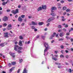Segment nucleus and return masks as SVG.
I'll return each instance as SVG.
<instances>
[{"label": "nucleus", "mask_w": 73, "mask_h": 73, "mask_svg": "<svg viewBox=\"0 0 73 73\" xmlns=\"http://www.w3.org/2000/svg\"><path fill=\"white\" fill-rule=\"evenodd\" d=\"M20 69H19L17 71V73H20Z\"/></svg>", "instance_id": "09e8293b"}, {"label": "nucleus", "mask_w": 73, "mask_h": 73, "mask_svg": "<svg viewBox=\"0 0 73 73\" xmlns=\"http://www.w3.org/2000/svg\"><path fill=\"white\" fill-rule=\"evenodd\" d=\"M63 40H64V38H61L58 40L59 41H63Z\"/></svg>", "instance_id": "c9c22d12"}, {"label": "nucleus", "mask_w": 73, "mask_h": 73, "mask_svg": "<svg viewBox=\"0 0 73 73\" xmlns=\"http://www.w3.org/2000/svg\"><path fill=\"white\" fill-rule=\"evenodd\" d=\"M12 27V25L11 24H9L8 25V26H7V30L8 31H9V30H11V29H12V28H11Z\"/></svg>", "instance_id": "20e7f679"}, {"label": "nucleus", "mask_w": 73, "mask_h": 73, "mask_svg": "<svg viewBox=\"0 0 73 73\" xmlns=\"http://www.w3.org/2000/svg\"><path fill=\"white\" fill-rule=\"evenodd\" d=\"M21 18H24V17H25V15H22L21 16Z\"/></svg>", "instance_id": "473e14b6"}, {"label": "nucleus", "mask_w": 73, "mask_h": 73, "mask_svg": "<svg viewBox=\"0 0 73 73\" xmlns=\"http://www.w3.org/2000/svg\"><path fill=\"white\" fill-rule=\"evenodd\" d=\"M70 40L71 41V42H73V38H71L70 39Z\"/></svg>", "instance_id": "052dcab7"}, {"label": "nucleus", "mask_w": 73, "mask_h": 73, "mask_svg": "<svg viewBox=\"0 0 73 73\" xmlns=\"http://www.w3.org/2000/svg\"><path fill=\"white\" fill-rule=\"evenodd\" d=\"M15 12V14H16L17 13H19V9H16Z\"/></svg>", "instance_id": "412c9836"}, {"label": "nucleus", "mask_w": 73, "mask_h": 73, "mask_svg": "<svg viewBox=\"0 0 73 73\" xmlns=\"http://www.w3.org/2000/svg\"><path fill=\"white\" fill-rule=\"evenodd\" d=\"M58 28L59 29L61 28V25H59L58 27Z\"/></svg>", "instance_id": "58836bf2"}, {"label": "nucleus", "mask_w": 73, "mask_h": 73, "mask_svg": "<svg viewBox=\"0 0 73 73\" xmlns=\"http://www.w3.org/2000/svg\"><path fill=\"white\" fill-rule=\"evenodd\" d=\"M10 10L9 9V10H7V12H9L10 11Z\"/></svg>", "instance_id": "338daca9"}, {"label": "nucleus", "mask_w": 73, "mask_h": 73, "mask_svg": "<svg viewBox=\"0 0 73 73\" xmlns=\"http://www.w3.org/2000/svg\"><path fill=\"white\" fill-rule=\"evenodd\" d=\"M34 29L35 32H36L37 31V29Z\"/></svg>", "instance_id": "864d4df0"}, {"label": "nucleus", "mask_w": 73, "mask_h": 73, "mask_svg": "<svg viewBox=\"0 0 73 73\" xmlns=\"http://www.w3.org/2000/svg\"><path fill=\"white\" fill-rule=\"evenodd\" d=\"M27 72H28V70H27L26 68H25L24 69L22 73H27Z\"/></svg>", "instance_id": "6e6552de"}, {"label": "nucleus", "mask_w": 73, "mask_h": 73, "mask_svg": "<svg viewBox=\"0 0 73 73\" xmlns=\"http://www.w3.org/2000/svg\"><path fill=\"white\" fill-rule=\"evenodd\" d=\"M5 46V45H4V43H2L0 44V46H1V47H3Z\"/></svg>", "instance_id": "ddd939ff"}, {"label": "nucleus", "mask_w": 73, "mask_h": 73, "mask_svg": "<svg viewBox=\"0 0 73 73\" xmlns=\"http://www.w3.org/2000/svg\"><path fill=\"white\" fill-rule=\"evenodd\" d=\"M60 48L61 49H64V46H63V45H61L60 46Z\"/></svg>", "instance_id": "2f4dec72"}, {"label": "nucleus", "mask_w": 73, "mask_h": 73, "mask_svg": "<svg viewBox=\"0 0 73 73\" xmlns=\"http://www.w3.org/2000/svg\"><path fill=\"white\" fill-rule=\"evenodd\" d=\"M11 12L12 13H13V14H14V15L16 14V13L15 12V11L13 10L11 11Z\"/></svg>", "instance_id": "393cba45"}, {"label": "nucleus", "mask_w": 73, "mask_h": 73, "mask_svg": "<svg viewBox=\"0 0 73 73\" xmlns=\"http://www.w3.org/2000/svg\"><path fill=\"white\" fill-rule=\"evenodd\" d=\"M18 49H19V50H22V49H23V47H19L18 48Z\"/></svg>", "instance_id": "bb28decb"}, {"label": "nucleus", "mask_w": 73, "mask_h": 73, "mask_svg": "<svg viewBox=\"0 0 73 73\" xmlns=\"http://www.w3.org/2000/svg\"><path fill=\"white\" fill-rule=\"evenodd\" d=\"M15 54V53H11V56H12V57H13V58H15V56H16V55H14Z\"/></svg>", "instance_id": "f3484780"}, {"label": "nucleus", "mask_w": 73, "mask_h": 73, "mask_svg": "<svg viewBox=\"0 0 73 73\" xmlns=\"http://www.w3.org/2000/svg\"><path fill=\"white\" fill-rule=\"evenodd\" d=\"M60 58H63L64 57V56L63 55L61 54L60 56Z\"/></svg>", "instance_id": "7c9ffc66"}, {"label": "nucleus", "mask_w": 73, "mask_h": 73, "mask_svg": "<svg viewBox=\"0 0 73 73\" xmlns=\"http://www.w3.org/2000/svg\"><path fill=\"white\" fill-rule=\"evenodd\" d=\"M2 5H5V2H3L2 3Z\"/></svg>", "instance_id": "a18cd8bd"}, {"label": "nucleus", "mask_w": 73, "mask_h": 73, "mask_svg": "<svg viewBox=\"0 0 73 73\" xmlns=\"http://www.w3.org/2000/svg\"><path fill=\"white\" fill-rule=\"evenodd\" d=\"M8 66L9 68H11V66H12V64H11V63H9L8 64Z\"/></svg>", "instance_id": "4be33fe9"}, {"label": "nucleus", "mask_w": 73, "mask_h": 73, "mask_svg": "<svg viewBox=\"0 0 73 73\" xmlns=\"http://www.w3.org/2000/svg\"><path fill=\"white\" fill-rule=\"evenodd\" d=\"M16 41V42H15ZM14 42H15V44H18V42H17L16 41V40H14Z\"/></svg>", "instance_id": "4c0bfd02"}, {"label": "nucleus", "mask_w": 73, "mask_h": 73, "mask_svg": "<svg viewBox=\"0 0 73 73\" xmlns=\"http://www.w3.org/2000/svg\"><path fill=\"white\" fill-rule=\"evenodd\" d=\"M42 7H40L38 8L37 9L38 11H42Z\"/></svg>", "instance_id": "4468645a"}, {"label": "nucleus", "mask_w": 73, "mask_h": 73, "mask_svg": "<svg viewBox=\"0 0 73 73\" xmlns=\"http://www.w3.org/2000/svg\"><path fill=\"white\" fill-rule=\"evenodd\" d=\"M57 5H58V6H60L61 4L60 3H58Z\"/></svg>", "instance_id": "bf43d9fd"}, {"label": "nucleus", "mask_w": 73, "mask_h": 73, "mask_svg": "<svg viewBox=\"0 0 73 73\" xmlns=\"http://www.w3.org/2000/svg\"><path fill=\"white\" fill-rule=\"evenodd\" d=\"M40 37V35H38L36 37V38H38Z\"/></svg>", "instance_id": "79ce46f5"}, {"label": "nucleus", "mask_w": 73, "mask_h": 73, "mask_svg": "<svg viewBox=\"0 0 73 73\" xmlns=\"http://www.w3.org/2000/svg\"><path fill=\"white\" fill-rule=\"evenodd\" d=\"M65 28H68V25H66L64 26Z\"/></svg>", "instance_id": "c03bdc74"}, {"label": "nucleus", "mask_w": 73, "mask_h": 73, "mask_svg": "<svg viewBox=\"0 0 73 73\" xmlns=\"http://www.w3.org/2000/svg\"><path fill=\"white\" fill-rule=\"evenodd\" d=\"M58 68H59L60 69V68H61V66H58Z\"/></svg>", "instance_id": "8fccbe9b"}, {"label": "nucleus", "mask_w": 73, "mask_h": 73, "mask_svg": "<svg viewBox=\"0 0 73 73\" xmlns=\"http://www.w3.org/2000/svg\"><path fill=\"white\" fill-rule=\"evenodd\" d=\"M54 40H53L52 41H51V43H53V42H54Z\"/></svg>", "instance_id": "6e6d98bb"}, {"label": "nucleus", "mask_w": 73, "mask_h": 73, "mask_svg": "<svg viewBox=\"0 0 73 73\" xmlns=\"http://www.w3.org/2000/svg\"><path fill=\"white\" fill-rule=\"evenodd\" d=\"M67 8L65 6H64L63 7V10L64 11H65V10H66V9Z\"/></svg>", "instance_id": "aec40b11"}, {"label": "nucleus", "mask_w": 73, "mask_h": 73, "mask_svg": "<svg viewBox=\"0 0 73 73\" xmlns=\"http://www.w3.org/2000/svg\"><path fill=\"white\" fill-rule=\"evenodd\" d=\"M44 24V23L42 22H39L38 23V24L39 25H43Z\"/></svg>", "instance_id": "2eb2a0df"}, {"label": "nucleus", "mask_w": 73, "mask_h": 73, "mask_svg": "<svg viewBox=\"0 0 73 73\" xmlns=\"http://www.w3.org/2000/svg\"><path fill=\"white\" fill-rule=\"evenodd\" d=\"M65 57H66V58H69V55H66Z\"/></svg>", "instance_id": "ea45409f"}, {"label": "nucleus", "mask_w": 73, "mask_h": 73, "mask_svg": "<svg viewBox=\"0 0 73 73\" xmlns=\"http://www.w3.org/2000/svg\"><path fill=\"white\" fill-rule=\"evenodd\" d=\"M65 51L66 53H69V51H68V50H65Z\"/></svg>", "instance_id": "13d9d810"}, {"label": "nucleus", "mask_w": 73, "mask_h": 73, "mask_svg": "<svg viewBox=\"0 0 73 73\" xmlns=\"http://www.w3.org/2000/svg\"><path fill=\"white\" fill-rule=\"evenodd\" d=\"M57 9L56 8V7L54 6L52 7L51 8V12H52V13L53 12H54V11H53L54 10H56Z\"/></svg>", "instance_id": "39448f33"}, {"label": "nucleus", "mask_w": 73, "mask_h": 73, "mask_svg": "<svg viewBox=\"0 0 73 73\" xmlns=\"http://www.w3.org/2000/svg\"><path fill=\"white\" fill-rule=\"evenodd\" d=\"M66 38H67V39H70V38L68 37V36H66Z\"/></svg>", "instance_id": "603ef678"}, {"label": "nucleus", "mask_w": 73, "mask_h": 73, "mask_svg": "<svg viewBox=\"0 0 73 73\" xmlns=\"http://www.w3.org/2000/svg\"><path fill=\"white\" fill-rule=\"evenodd\" d=\"M19 38L21 40H23V36H20L19 37Z\"/></svg>", "instance_id": "c85d7f7f"}, {"label": "nucleus", "mask_w": 73, "mask_h": 73, "mask_svg": "<svg viewBox=\"0 0 73 73\" xmlns=\"http://www.w3.org/2000/svg\"><path fill=\"white\" fill-rule=\"evenodd\" d=\"M41 37L42 38V39H43V40H44V39H45V36H44L43 35H41Z\"/></svg>", "instance_id": "5701e85b"}, {"label": "nucleus", "mask_w": 73, "mask_h": 73, "mask_svg": "<svg viewBox=\"0 0 73 73\" xmlns=\"http://www.w3.org/2000/svg\"><path fill=\"white\" fill-rule=\"evenodd\" d=\"M55 18H54V17H51L49 18L48 19V21H47L46 23H49L50 21H52V20H54Z\"/></svg>", "instance_id": "f03ea898"}, {"label": "nucleus", "mask_w": 73, "mask_h": 73, "mask_svg": "<svg viewBox=\"0 0 73 73\" xmlns=\"http://www.w3.org/2000/svg\"><path fill=\"white\" fill-rule=\"evenodd\" d=\"M64 35V33H60V34L59 35V36L61 37H62Z\"/></svg>", "instance_id": "dca6fc26"}, {"label": "nucleus", "mask_w": 73, "mask_h": 73, "mask_svg": "<svg viewBox=\"0 0 73 73\" xmlns=\"http://www.w3.org/2000/svg\"><path fill=\"white\" fill-rule=\"evenodd\" d=\"M18 20L19 21L21 22L23 21V19H22L21 17H19L18 18Z\"/></svg>", "instance_id": "1a4fd4ad"}, {"label": "nucleus", "mask_w": 73, "mask_h": 73, "mask_svg": "<svg viewBox=\"0 0 73 73\" xmlns=\"http://www.w3.org/2000/svg\"><path fill=\"white\" fill-rule=\"evenodd\" d=\"M18 53H22V52H21V51H18Z\"/></svg>", "instance_id": "a19ab883"}, {"label": "nucleus", "mask_w": 73, "mask_h": 73, "mask_svg": "<svg viewBox=\"0 0 73 73\" xmlns=\"http://www.w3.org/2000/svg\"><path fill=\"white\" fill-rule=\"evenodd\" d=\"M31 27L32 29H35V28L34 26H32Z\"/></svg>", "instance_id": "72a5a7b5"}, {"label": "nucleus", "mask_w": 73, "mask_h": 73, "mask_svg": "<svg viewBox=\"0 0 73 73\" xmlns=\"http://www.w3.org/2000/svg\"><path fill=\"white\" fill-rule=\"evenodd\" d=\"M69 35H70V34L69 33H67L66 34V36H69Z\"/></svg>", "instance_id": "37998d69"}, {"label": "nucleus", "mask_w": 73, "mask_h": 73, "mask_svg": "<svg viewBox=\"0 0 73 73\" xmlns=\"http://www.w3.org/2000/svg\"><path fill=\"white\" fill-rule=\"evenodd\" d=\"M19 46L18 45H15L14 47L15 50V51H17V48H19Z\"/></svg>", "instance_id": "423d86ee"}, {"label": "nucleus", "mask_w": 73, "mask_h": 73, "mask_svg": "<svg viewBox=\"0 0 73 73\" xmlns=\"http://www.w3.org/2000/svg\"><path fill=\"white\" fill-rule=\"evenodd\" d=\"M60 3H64V1H60Z\"/></svg>", "instance_id": "5fc2aeb1"}, {"label": "nucleus", "mask_w": 73, "mask_h": 73, "mask_svg": "<svg viewBox=\"0 0 73 73\" xmlns=\"http://www.w3.org/2000/svg\"><path fill=\"white\" fill-rule=\"evenodd\" d=\"M13 70L12 69H10L9 71V72L10 73H11V72H12V71Z\"/></svg>", "instance_id": "3c124183"}, {"label": "nucleus", "mask_w": 73, "mask_h": 73, "mask_svg": "<svg viewBox=\"0 0 73 73\" xmlns=\"http://www.w3.org/2000/svg\"><path fill=\"white\" fill-rule=\"evenodd\" d=\"M32 25H37V23H35L33 21L32 22Z\"/></svg>", "instance_id": "f8f14e48"}, {"label": "nucleus", "mask_w": 73, "mask_h": 73, "mask_svg": "<svg viewBox=\"0 0 73 73\" xmlns=\"http://www.w3.org/2000/svg\"><path fill=\"white\" fill-rule=\"evenodd\" d=\"M25 24V23H22V24H21V25L22 26H23V25H24Z\"/></svg>", "instance_id": "0e129e2a"}, {"label": "nucleus", "mask_w": 73, "mask_h": 73, "mask_svg": "<svg viewBox=\"0 0 73 73\" xmlns=\"http://www.w3.org/2000/svg\"><path fill=\"white\" fill-rule=\"evenodd\" d=\"M52 38H53L51 36L50 37L49 39L50 40H51V39H52Z\"/></svg>", "instance_id": "4d7b16f0"}, {"label": "nucleus", "mask_w": 73, "mask_h": 73, "mask_svg": "<svg viewBox=\"0 0 73 73\" xmlns=\"http://www.w3.org/2000/svg\"><path fill=\"white\" fill-rule=\"evenodd\" d=\"M51 15H52V17H54L56 16V14L53 13H51L50 14Z\"/></svg>", "instance_id": "6ab92c4d"}, {"label": "nucleus", "mask_w": 73, "mask_h": 73, "mask_svg": "<svg viewBox=\"0 0 73 73\" xmlns=\"http://www.w3.org/2000/svg\"><path fill=\"white\" fill-rule=\"evenodd\" d=\"M4 34L5 35L4 37H6V38L9 37V36L8 35V33H5Z\"/></svg>", "instance_id": "0eeeda50"}, {"label": "nucleus", "mask_w": 73, "mask_h": 73, "mask_svg": "<svg viewBox=\"0 0 73 73\" xmlns=\"http://www.w3.org/2000/svg\"><path fill=\"white\" fill-rule=\"evenodd\" d=\"M23 61V59L22 58L19 59V62L20 63L22 62Z\"/></svg>", "instance_id": "b1692460"}, {"label": "nucleus", "mask_w": 73, "mask_h": 73, "mask_svg": "<svg viewBox=\"0 0 73 73\" xmlns=\"http://www.w3.org/2000/svg\"><path fill=\"white\" fill-rule=\"evenodd\" d=\"M44 45L46 48L44 49V55H45V52L47 51V50H48V49H49V46L48 45V44L46 42H44Z\"/></svg>", "instance_id": "f257e3e1"}, {"label": "nucleus", "mask_w": 73, "mask_h": 73, "mask_svg": "<svg viewBox=\"0 0 73 73\" xmlns=\"http://www.w3.org/2000/svg\"><path fill=\"white\" fill-rule=\"evenodd\" d=\"M52 59L53 60H54V61H57V58H54L53 57L52 58Z\"/></svg>", "instance_id": "a878e982"}, {"label": "nucleus", "mask_w": 73, "mask_h": 73, "mask_svg": "<svg viewBox=\"0 0 73 73\" xmlns=\"http://www.w3.org/2000/svg\"><path fill=\"white\" fill-rule=\"evenodd\" d=\"M66 12H70V10L69 9H67L66 10Z\"/></svg>", "instance_id": "f704fd0d"}, {"label": "nucleus", "mask_w": 73, "mask_h": 73, "mask_svg": "<svg viewBox=\"0 0 73 73\" xmlns=\"http://www.w3.org/2000/svg\"><path fill=\"white\" fill-rule=\"evenodd\" d=\"M3 56V54H1L0 53V56L1 57H2L1 56Z\"/></svg>", "instance_id": "774afa93"}, {"label": "nucleus", "mask_w": 73, "mask_h": 73, "mask_svg": "<svg viewBox=\"0 0 73 73\" xmlns=\"http://www.w3.org/2000/svg\"><path fill=\"white\" fill-rule=\"evenodd\" d=\"M68 71V72H69L70 73H72V70H71V69L70 68L69 70Z\"/></svg>", "instance_id": "e433bc0d"}, {"label": "nucleus", "mask_w": 73, "mask_h": 73, "mask_svg": "<svg viewBox=\"0 0 73 73\" xmlns=\"http://www.w3.org/2000/svg\"><path fill=\"white\" fill-rule=\"evenodd\" d=\"M42 8L43 9H46V5H42Z\"/></svg>", "instance_id": "9d476101"}, {"label": "nucleus", "mask_w": 73, "mask_h": 73, "mask_svg": "<svg viewBox=\"0 0 73 73\" xmlns=\"http://www.w3.org/2000/svg\"><path fill=\"white\" fill-rule=\"evenodd\" d=\"M20 7H21V5H19L18 6V8H20Z\"/></svg>", "instance_id": "e2e57ef3"}, {"label": "nucleus", "mask_w": 73, "mask_h": 73, "mask_svg": "<svg viewBox=\"0 0 73 73\" xmlns=\"http://www.w3.org/2000/svg\"><path fill=\"white\" fill-rule=\"evenodd\" d=\"M55 64H56V65H61L60 63H58L57 62H56L55 63Z\"/></svg>", "instance_id": "cd10ccee"}, {"label": "nucleus", "mask_w": 73, "mask_h": 73, "mask_svg": "<svg viewBox=\"0 0 73 73\" xmlns=\"http://www.w3.org/2000/svg\"><path fill=\"white\" fill-rule=\"evenodd\" d=\"M3 21H7V20H8V17L5 16L3 17Z\"/></svg>", "instance_id": "7ed1b4c3"}, {"label": "nucleus", "mask_w": 73, "mask_h": 73, "mask_svg": "<svg viewBox=\"0 0 73 73\" xmlns=\"http://www.w3.org/2000/svg\"><path fill=\"white\" fill-rule=\"evenodd\" d=\"M11 64L13 65H15L16 64V62H12Z\"/></svg>", "instance_id": "a211bd4d"}, {"label": "nucleus", "mask_w": 73, "mask_h": 73, "mask_svg": "<svg viewBox=\"0 0 73 73\" xmlns=\"http://www.w3.org/2000/svg\"><path fill=\"white\" fill-rule=\"evenodd\" d=\"M65 20V19L64 18H62V21H64Z\"/></svg>", "instance_id": "de8ad7c7"}, {"label": "nucleus", "mask_w": 73, "mask_h": 73, "mask_svg": "<svg viewBox=\"0 0 73 73\" xmlns=\"http://www.w3.org/2000/svg\"><path fill=\"white\" fill-rule=\"evenodd\" d=\"M50 25V24H49V23H48L47 25H46V26H47V27H49V26Z\"/></svg>", "instance_id": "69168bd1"}, {"label": "nucleus", "mask_w": 73, "mask_h": 73, "mask_svg": "<svg viewBox=\"0 0 73 73\" xmlns=\"http://www.w3.org/2000/svg\"><path fill=\"white\" fill-rule=\"evenodd\" d=\"M18 44L20 46H23V44H22V41L20 40H19Z\"/></svg>", "instance_id": "9b49d317"}, {"label": "nucleus", "mask_w": 73, "mask_h": 73, "mask_svg": "<svg viewBox=\"0 0 73 73\" xmlns=\"http://www.w3.org/2000/svg\"><path fill=\"white\" fill-rule=\"evenodd\" d=\"M7 25V23H4L3 24V27H6V26Z\"/></svg>", "instance_id": "c756f323"}, {"label": "nucleus", "mask_w": 73, "mask_h": 73, "mask_svg": "<svg viewBox=\"0 0 73 73\" xmlns=\"http://www.w3.org/2000/svg\"><path fill=\"white\" fill-rule=\"evenodd\" d=\"M63 30L64 31V32H66V29H63Z\"/></svg>", "instance_id": "49530a36"}, {"label": "nucleus", "mask_w": 73, "mask_h": 73, "mask_svg": "<svg viewBox=\"0 0 73 73\" xmlns=\"http://www.w3.org/2000/svg\"><path fill=\"white\" fill-rule=\"evenodd\" d=\"M66 14V12H64V13H63V15H65V14Z\"/></svg>", "instance_id": "680f3d73"}]
</instances>
